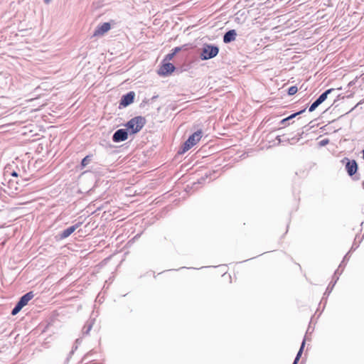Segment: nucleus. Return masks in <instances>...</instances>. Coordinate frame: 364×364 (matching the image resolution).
<instances>
[{
	"instance_id": "cd10ccee",
	"label": "nucleus",
	"mask_w": 364,
	"mask_h": 364,
	"mask_svg": "<svg viewBox=\"0 0 364 364\" xmlns=\"http://www.w3.org/2000/svg\"><path fill=\"white\" fill-rule=\"evenodd\" d=\"M26 101H27V102H33V99H31V100H26Z\"/></svg>"
},
{
	"instance_id": "9d476101",
	"label": "nucleus",
	"mask_w": 364,
	"mask_h": 364,
	"mask_svg": "<svg viewBox=\"0 0 364 364\" xmlns=\"http://www.w3.org/2000/svg\"><path fill=\"white\" fill-rule=\"evenodd\" d=\"M348 254H349V252L345 256V257H344L343 260L342 261L341 264H340L338 269L335 272L334 277H333V278H336L335 281L333 283H332L331 286V284L328 285V287H327V289L326 290V292L324 293V295H329V294L331 292L333 287H334L335 284L336 283L337 280L338 279V276L337 274H341L342 272V270L341 271V272H339V269L341 267L342 264L344 263V260L347 257Z\"/></svg>"
},
{
	"instance_id": "2eb2a0df",
	"label": "nucleus",
	"mask_w": 364,
	"mask_h": 364,
	"mask_svg": "<svg viewBox=\"0 0 364 364\" xmlns=\"http://www.w3.org/2000/svg\"><path fill=\"white\" fill-rule=\"evenodd\" d=\"M22 308H23V296L20 298L16 307L12 310L11 314L12 315L17 314L21 310Z\"/></svg>"
},
{
	"instance_id": "f257e3e1",
	"label": "nucleus",
	"mask_w": 364,
	"mask_h": 364,
	"mask_svg": "<svg viewBox=\"0 0 364 364\" xmlns=\"http://www.w3.org/2000/svg\"><path fill=\"white\" fill-rule=\"evenodd\" d=\"M146 124V119L141 116L135 117L131 119L126 124L127 129L130 130L132 134L139 132Z\"/></svg>"
},
{
	"instance_id": "f3484780",
	"label": "nucleus",
	"mask_w": 364,
	"mask_h": 364,
	"mask_svg": "<svg viewBox=\"0 0 364 364\" xmlns=\"http://www.w3.org/2000/svg\"><path fill=\"white\" fill-rule=\"evenodd\" d=\"M34 296V294L32 291H30L26 294H24V306L26 305V304L31 300Z\"/></svg>"
},
{
	"instance_id": "f03ea898",
	"label": "nucleus",
	"mask_w": 364,
	"mask_h": 364,
	"mask_svg": "<svg viewBox=\"0 0 364 364\" xmlns=\"http://www.w3.org/2000/svg\"><path fill=\"white\" fill-rule=\"evenodd\" d=\"M202 131L198 130L191 134L188 139L184 142L181 150L178 151L179 154H184L196 145L202 137Z\"/></svg>"
},
{
	"instance_id": "c85d7f7f",
	"label": "nucleus",
	"mask_w": 364,
	"mask_h": 364,
	"mask_svg": "<svg viewBox=\"0 0 364 364\" xmlns=\"http://www.w3.org/2000/svg\"><path fill=\"white\" fill-rule=\"evenodd\" d=\"M363 188H364V182L363 183Z\"/></svg>"
},
{
	"instance_id": "a211bd4d",
	"label": "nucleus",
	"mask_w": 364,
	"mask_h": 364,
	"mask_svg": "<svg viewBox=\"0 0 364 364\" xmlns=\"http://www.w3.org/2000/svg\"><path fill=\"white\" fill-rule=\"evenodd\" d=\"M91 161L90 156H86L81 161V166L85 167Z\"/></svg>"
},
{
	"instance_id": "6e6552de",
	"label": "nucleus",
	"mask_w": 364,
	"mask_h": 364,
	"mask_svg": "<svg viewBox=\"0 0 364 364\" xmlns=\"http://www.w3.org/2000/svg\"><path fill=\"white\" fill-rule=\"evenodd\" d=\"M134 97L135 94L134 92H129L127 93L122 97L119 105L124 107L129 105L133 102Z\"/></svg>"
},
{
	"instance_id": "5701e85b",
	"label": "nucleus",
	"mask_w": 364,
	"mask_h": 364,
	"mask_svg": "<svg viewBox=\"0 0 364 364\" xmlns=\"http://www.w3.org/2000/svg\"><path fill=\"white\" fill-rule=\"evenodd\" d=\"M328 143V139H323L322 141H320V144L321 146H325L326 144H327Z\"/></svg>"
},
{
	"instance_id": "4468645a",
	"label": "nucleus",
	"mask_w": 364,
	"mask_h": 364,
	"mask_svg": "<svg viewBox=\"0 0 364 364\" xmlns=\"http://www.w3.org/2000/svg\"><path fill=\"white\" fill-rule=\"evenodd\" d=\"M31 125H24V141H34L31 139L32 136H36V134H32L33 130L31 129Z\"/></svg>"
},
{
	"instance_id": "393cba45",
	"label": "nucleus",
	"mask_w": 364,
	"mask_h": 364,
	"mask_svg": "<svg viewBox=\"0 0 364 364\" xmlns=\"http://www.w3.org/2000/svg\"><path fill=\"white\" fill-rule=\"evenodd\" d=\"M287 121H288V120H287V118L283 119L280 122V124H282V125H284Z\"/></svg>"
},
{
	"instance_id": "ddd939ff",
	"label": "nucleus",
	"mask_w": 364,
	"mask_h": 364,
	"mask_svg": "<svg viewBox=\"0 0 364 364\" xmlns=\"http://www.w3.org/2000/svg\"><path fill=\"white\" fill-rule=\"evenodd\" d=\"M237 36V33L235 30L232 29L227 31L223 36V42L225 43H229L235 40Z\"/></svg>"
},
{
	"instance_id": "4be33fe9",
	"label": "nucleus",
	"mask_w": 364,
	"mask_h": 364,
	"mask_svg": "<svg viewBox=\"0 0 364 364\" xmlns=\"http://www.w3.org/2000/svg\"><path fill=\"white\" fill-rule=\"evenodd\" d=\"M175 55V53H168L166 55L165 60H171L173 56Z\"/></svg>"
},
{
	"instance_id": "1a4fd4ad",
	"label": "nucleus",
	"mask_w": 364,
	"mask_h": 364,
	"mask_svg": "<svg viewBox=\"0 0 364 364\" xmlns=\"http://www.w3.org/2000/svg\"><path fill=\"white\" fill-rule=\"evenodd\" d=\"M111 28V26L109 23H103L102 24L98 26L95 31H94L93 36H103L105 33L109 31Z\"/></svg>"
},
{
	"instance_id": "a878e982",
	"label": "nucleus",
	"mask_w": 364,
	"mask_h": 364,
	"mask_svg": "<svg viewBox=\"0 0 364 364\" xmlns=\"http://www.w3.org/2000/svg\"><path fill=\"white\" fill-rule=\"evenodd\" d=\"M11 176H14V177H16H16L18 176V174L16 173V172L13 171V172L11 173Z\"/></svg>"
},
{
	"instance_id": "412c9836",
	"label": "nucleus",
	"mask_w": 364,
	"mask_h": 364,
	"mask_svg": "<svg viewBox=\"0 0 364 364\" xmlns=\"http://www.w3.org/2000/svg\"><path fill=\"white\" fill-rule=\"evenodd\" d=\"M92 328V324L89 323L86 325L83 328V333L87 334Z\"/></svg>"
},
{
	"instance_id": "c756f323",
	"label": "nucleus",
	"mask_w": 364,
	"mask_h": 364,
	"mask_svg": "<svg viewBox=\"0 0 364 364\" xmlns=\"http://www.w3.org/2000/svg\"><path fill=\"white\" fill-rule=\"evenodd\" d=\"M293 364H294V362L293 363Z\"/></svg>"
},
{
	"instance_id": "6ab92c4d",
	"label": "nucleus",
	"mask_w": 364,
	"mask_h": 364,
	"mask_svg": "<svg viewBox=\"0 0 364 364\" xmlns=\"http://www.w3.org/2000/svg\"><path fill=\"white\" fill-rule=\"evenodd\" d=\"M298 91V89L296 86H291L289 88L288 90V94L289 95H294V94H296Z\"/></svg>"
},
{
	"instance_id": "b1692460",
	"label": "nucleus",
	"mask_w": 364,
	"mask_h": 364,
	"mask_svg": "<svg viewBox=\"0 0 364 364\" xmlns=\"http://www.w3.org/2000/svg\"><path fill=\"white\" fill-rule=\"evenodd\" d=\"M181 50V48L180 47H176L173 50V53H175V55L179 52Z\"/></svg>"
},
{
	"instance_id": "7ed1b4c3",
	"label": "nucleus",
	"mask_w": 364,
	"mask_h": 364,
	"mask_svg": "<svg viewBox=\"0 0 364 364\" xmlns=\"http://www.w3.org/2000/svg\"><path fill=\"white\" fill-rule=\"evenodd\" d=\"M219 49L217 46L212 45H205L202 48L200 58L202 60H208L218 55Z\"/></svg>"
},
{
	"instance_id": "0eeeda50",
	"label": "nucleus",
	"mask_w": 364,
	"mask_h": 364,
	"mask_svg": "<svg viewBox=\"0 0 364 364\" xmlns=\"http://www.w3.org/2000/svg\"><path fill=\"white\" fill-rule=\"evenodd\" d=\"M127 136L128 134L127 129H119L114 133L112 136V141L114 142L124 141L127 139Z\"/></svg>"
},
{
	"instance_id": "39448f33",
	"label": "nucleus",
	"mask_w": 364,
	"mask_h": 364,
	"mask_svg": "<svg viewBox=\"0 0 364 364\" xmlns=\"http://www.w3.org/2000/svg\"><path fill=\"white\" fill-rule=\"evenodd\" d=\"M346 161L345 165L346 170L350 176H353L358 171V164L355 160H349L345 158L343 161Z\"/></svg>"
},
{
	"instance_id": "20e7f679",
	"label": "nucleus",
	"mask_w": 364,
	"mask_h": 364,
	"mask_svg": "<svg viewBox=\"0 0 364 364\" xmlns=\"http://www.w3.org/2000/svg\"><path fill=\"white\" fill-rule=\"evenodd\" d=\"M334 91V89L331 88L326 90L323 92L309 107V111L310 112L314 111L317 107H318L321 103H323L326 99L328 95Z\"/></svg>"
},
{
	"instance_id": "9b49d317",
	"label": "nucleus",
	"mask_w": 364,
	"mask_h": 364,
	"mask_svg": "<svg viewBox=\"0 0 364 364\" xmlns=\"http://www.w3.org/2000/svg\"><path fill=\"white\" fill-rule=\"evenodd\" d=\"M81 223H78L74 225H72L67 229L62 231L60 234V239H65L69 237L77 228H78L80 226Z\"/></svg>"
},
{
	"instance_id": "f8f14e48",
	"label": "nucleus",
	"mask_w": 364,
	"mask_h": 364,
	"mask_svg": "<svg viewBox=\"0 0 364 364\" xmlns=\"http://www.w3.org/2000/svg\"><path fill=\"white\" fill-rule=\"evenodd\" d=\"M20 186L18 182L13 179H10L8 182V188L10 194L17 195L19 193Z\"/></svg>"
},
{
	"instance_id": "dca6fc26",
	"label": "nucleus",
	"mask_w": 364,
	"mask_h": 364,
	"mask_svg": "<svg viewBox=\"0 0 364 364\" xmlns=\"http://www.w3.org/2000/svg\"><path fill=\"white\" fill-rule=\"evenodd\" d=\"M304 345H305V340L303 341L302 343H301V346L300 347V349L299 350V352L297 353V355L294 359V364H297L301 354H302V352H303V350H304Z\"/></svg>"
},
{
	"instance_id": "423d86ee",
	"label": "nucleus",
	"mask_w": 364,
	"mask_h": 364,
	"mask_svg": "<svg viewBox=\"0 0 364 364\" xmlns=\"http://www.w3.org/2000/svg\"><path fill=\"white\" fill-rule=\"evenodd\" d=\"M175 70L174 65L171 63H164L160 67L158 73L159 75L165 76L171 74Z\"/></svg>"
},
{
	"instance_id": "aec40b11",
	"label": "nucleus",
	"mask_w": 364,
	"mask_h": 364,
	"mask_svg": "<svg viewBox=\"0 0 364 364\" xmlns=\"http://www.w3.org/2000/svg\"><path fill=\"white\" fill-rule=\"evenodd\" d=\"M304 111H305V109H303V110H301V111H299L298 112L294 113V114H291L290 116H289L288 117H287V119L289 121V120L294 118L296 116L303 113Z\"/></svg>"
},
{
	"instance_id": "bb28decb",
	"label": "nucleus",
	"mask_w": 364,
	"mask_h": 364,
	"mask_svg": "<svg viewBox=\"0 0 364 364\" xmlns=\"http://www.w3.org/2000/svg\"><path fill=\"white\" fill-rule=\"evenodd\" d=\"M44 1L46 4H48L50 1V0H44Z\"/></svg>"
}]
</instances>
